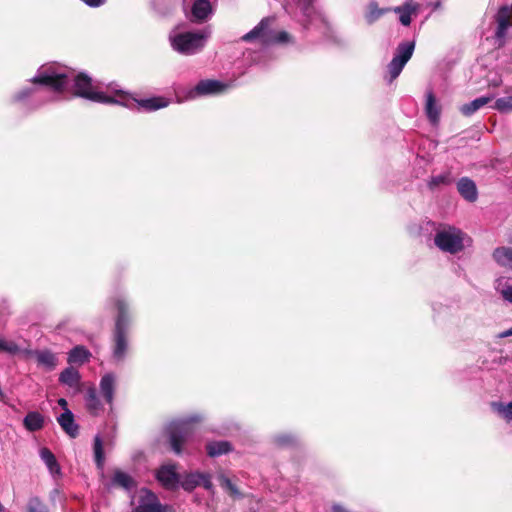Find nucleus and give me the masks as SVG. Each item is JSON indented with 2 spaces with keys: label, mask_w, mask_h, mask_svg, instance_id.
I'll use <instances>...</instances> for the list:
<instances>
[{
  "label": "nucleus",
  "mask_w": 512,
  "mask_h": 512,
  "mask_svg": "<svg viewBox=\"0 0 512 512\" xmlns=\"http://www.w3.org/2000/svg\"><path fill=\"white\" fill-rule=\"evenodd\" d=\"M111 303L117 314L113 329V357L117 361L124 360L128 351V334L130 325V314L128 302L120 297L111 299Z\"/></svg>",
  "instance_id": "f257e3e1"
},
{
  "label": "nucleus",
  "mask_w": 512,
  "mask_h": 512,
  "mask_svg": "<svg viewBox=\"0 0 512 512\" xmlns=\"http://www.w3.org/2000/svg\"><path fill=\"white\" fill-rule=\"evenodd\" d=\"M72 94L93 102L104 104H118L119 102L111 96L94 89L92 79L84 72L78 73L73 80Z\"/></svg>",
  "instance_id": "f03ea898"
},
{
  "label": "nucleus",
  "mask_w": 512,
  "mask_h": 512,
  "mask_svg": "<svg viewBox=\"0 0 512 512\" xmlns=\"http://www.w3.org/2000/svg\"><path fill=\"white\" fill-rule=\"evenodd\" d=\"M273 19L263 18L251 31L241 37L244 42L260 39L264 44L286 43L290 35L286 31L272 32L269 27Z\"/></svg>",
  "instance_id": "7ed1b4c3"
},
{
  "label": "nucleus",
  "mask_w": 512,
  "mask_h": 512,
  "mask_svg": "<svg viewBox=\"0 0 512 512\" xmlns=\"http://www.w3.org/2000/svg\"><path fill=\"white\" fill-rule=\"evenodd\" d=\"M206 35L203 32H184L171 39L174 50L181 54L191 55L204 47Z\"/></svg>",
  "instance_id": "20e7f679"
},
{
  "label": "nucleus",
  "mask_w": 512,
  "mask_h": 512,
  "mask_svg": "<svg viewBox=\"0 0 512 512\" xmlns=\"http://www.w3.org/2000/svg\"><path fill=\"white\" fill-rule=\"evenodd\" d=\"M414 48V41L402 42L397 46L394 57L387 66L389 83H392L400 75L406 63L411 59Z\"/></svg>",
  "instance_id": "39448f33"
},
{
  "label": "nucleus",
  "mask_w": 512,
  "mask_h": 512,
  "mask_svg": "<svg viewBox=\"0 0 512 512\" xmlns=\"http://www.w3.org/2000/svg\"><path fill=\"white\" fill-rule=\"evenodd\" d=\"M434 242L440 250L451 254H456L464 248L462 232L455 228L437 232Z\"/></svg>",
  "instance_id": "423d86ee"
},
{
  "label": "nucleus",
  "mask_w": 512,
  "mask_h": 512,
  "mask_svg": "<svg viewBox=\"0 0 512 512\" xmlns=\"http://www.w3.org/2000/svg\"><path fill=\"white\" fill-rule=\"evenodd\" d=\"M29 81L33 85L49 87L57 93H63L68 86V76L65 73L40 72Z\"/></svg>",
  "instance_id": "0eeeda50"
},
{
  "label": "nucleus",
  "mask_w": 512,
  "mask_h": 512,
  "mask_svg": "<svg viewBox=\"0 0 512 512\" xmlns=\"http://www.w3.org/2000/svg\"><path fill=\"white\" fill-rule=\"evenodd\" d=\"M192 433V425L187 421L171 424L168 430L171 449L176 453L182 452V447Z\"/></svg>",
  "instance_id": "6e6552de"
},
{
  "label": "nucleus",
  "mask_w": 512,
  "mask_h": 512,
  "mask_svg": "<svg viewBox=\"0 0 512 512\" xmlns=\"http://www.w3.org/2000/svg\"><path fill=\"white\" fill-rule=\"evenodd\" d=\"M494 18L497 23L495 38L500 40L499 47H502L505 43L507 30L512 27V4L499 7Z\"/></svg>",
  "instance_id": "1a4fd4ad"
},
{
  "label": "nucleus",
  "mask_w": 512,
  "mask_h": 512,
  "mask_svg": "<svg viewBox=\"0 0 512 512\" xmlns=\"http://www.w3.org/2000/svg\"><path fill=\"white\" fill-rule=\"evenodd\" d=\"M156 479L167 490H177L180 483V475L176 471L175 465H163L156 473Z\"/></svg>",
  "instance_id": "9d476101"
},
{
  "label": "nucleus",
  "mask_w": 512,
  "mask_h": 512,
  "mask_svg": "<svg viewBox=\"0 0 512 512\" xmlns=\"http://www.w3.org/2000/svg\"><path fill=\"white\" fill-rule=\"evenodd\" d=\"M228 85L218 80H201L198 84L189 91L188 98L193 99L199 95L216 94L223 92L227 89Z\"/></svg>",
  "instance_id": "9b49d317"
},
{
  "label": "nucleus",
  "mask_w": 512,
  "mask_h": 512,
  "mask_svg": "<svg viewBox=\"0 0 512 512\" xmlns=\"http://www.w3.org/2000/svg\"><path fill=\"white\" fill-rule=\"evenodd\" d=\"M168 506L162 505L158 497L150 491L141 497L139 505L131 512H167Z\"/></svg>",
  "instance_id": "f8f14e48"
},
{
  "label": "nucleus",
  "mask_w": 512,
  "mask_h": 512,
  "mask_svg": "<svg viewBox=\"0 0 512 512\" xmlns=\"http://www.w3.org/2000/svg\"><path fill=\"white\" fill-rule=\"evenodd\" d=\"M457 190L459 194L468 202H475L478 198V191L475 182L468 178L462 177L457 182Z\"/></svg>",
  "instance_id": "ddd939ff"
},
{
  "label": "nucleus",
  "mask_w": 512,
  "mask_h": 512,
  "mask_svg": "<svg viewBox=\"0 0 512 512\" xmlns=\"http://www.w3.org/2000/svg\"><path fill=\"white\" fill-rule=\"evenodd\" d=\"M57 422L63 429V431L71 438H76L79 435V426L75 423L74 415L69 409L60 414L57 418Z\"/></svg>",
  "instance_id": "4468645a"
},
{
  "label": "nucleus",
  "mask_w": 512,
  "mask_h": 512,
  "mask_svg": "<svg viewBox=\"0 0 512 512\" xmlns=\"http://www.w3.org/2000/svg\"><path fill=\"white\" fill-rule=\"evenodd\" d=\"M425 112L431 124L437 125L440 121L441 107L436 102V97L432 90L426 94Z\"/></svg>",
  "instance_id": "2eb2a0df"
},
{
  "label": "nucleus",
  "mask_w": 512,
  "mask_h": 512,
  "mask_svg": "<svg viewBox=\"0 0 512 512\" xmlns=\"http://www.w3.org/2000/svg\"><path fill=\"white\" fill-rule=\"evenodd\" d=\"M116 378L112 373L105 374L100 380V391L108 404L113 403Z\"/></svg>",
  "instance_id": "dca6fc26"
},
{
  "label": "nucleus",
  "mask_w": 512,
  "mask_h": 512,
  "mask_svg": "<svg viewBox=\"0 0 512 512\" xmlns=\"http://www.w3.org/2000/svg\"><path fill=\"white\" fill-rule=\"evenodd\" d=\"M191 12L197 22H203L212 13V5L209 0H195Z\"/></svg>",
  "instance_id": "f3484780"
},
{
  "label": "nucleus",
  "mask_w": 512,
  "mask_h": 512,
  "mask_svg": "<svg viewBox=\"0 0 512 512\" xmlns=\"http://www.w3.org/2000/svg\"><path fill=\"white\" fill-rule=\"evenodd\" d=\"M133 102L137 103L139 108H142L146 111H155L161 108H165L169 105L168 99L162 96L151 97L148 99H132Z\"/></svg>",
  "instance_id": "a211bd4d"
},
{
  "label": "nucleus",
  "mask_w": 512,
  "mask_h": 512,
  "mask_svg": "<svg viewBox=\"0 0 512 512\" xmlns=\"http://www.w3.org/2000/svg\"><path fill=\"white\" fill-rule=\"evenodd\" d=\"M233 450L229 441H212L206 444V452L209 457H218L227 454Z\"/></svg>",
  "instance_id": "6ab92c4d"
},
{
  "label": "nucleus",
  "mask_w": 512,
  "mask_h": 512,
  "mask_svg": "<svg viewBox=\"0 0 512 512\" xmlns=\"http://www.w3.org/2000/svg\"><path fill=\"white\" fill-rule=\"evenodd\" d=\"M80 379L79 371L72 366L65 368L59 375V382L71 388L78 387Z\"/></svg>",
  "instance_id": "aec40b11"
},
{
  "label": "nucleus",
  "mask_w": 512,
  "mask_h": 512,
  "mask_svg": "<svg viewBox=\"0 0 512 512\" xmlns=\"http://www.w3.org/2000/svg\"><path fill=\"white\" fill-rule=\"evenodd\" d=\"M44 417L37 411L28 412L23 420L24 427L30 432H36L44 427Z\"/></svg>",
  "instance_id": "412c9836"
},
{
  "label": "nucleus",
  "mask_w": 512,
  "mask_h": 512,
  "mask_svg": "<svg viewBox=\"0 0 512 512\" xmlns=\"http://www.w3.org/2000/svg\"><path fill=\"white\" fill-rule=\"evenodd\" d=\"M90 357V351L86 347L78 345L70 350L67 361L69 364L82 365L87 362Z\"/></svg>",
  "instance_id": "4be33fe9"
},
{
  "label": "nucleus",
  "mask_w": 512,
  "mask_h": 512,
  "mask_svg": "<svg viewBox=\"0 0 512 512\" xmlns=\"http://www.w3.org/2000/svg\"><path fill=\"white\" fill-rule=\"evenodd\" d=\"M112 484L127 491H130L137 486L136 481L129 474L121 470H115L112 478Z\"/></svg>",
  "instance_id": "5701e85b"
},
{
  "label": "nucleus",
  "mask_w": 512,
  "mask_h": 512,
  "mask_svg": "<svg viewBox=\"0 0 512 512\" xmlns=\"http://www.w3.org/2000/svg\"><path fill=\"white\" fill-rule=\"evenodd\" d=\"M492 257L500 266L512 269V247H498Z\"/></svg>",
  "instance_id": "b1692460"
},
{
  "label": "nucleus",
  "mask_w": 512,
  "mask_h": 512,
  "mask_svg": "<svg viewBox=\"0 0 512 512\" xmlns=\"http://www.w3.org/2000/svg\"><path fill=\"white\" fill-rule=\"evenodd\" d=\"M85 402L87 411L93 416H97L102 410V404L94 388H89L87 390Z\"/></svg>",
  "instance_id": "393cba45"
},
{
  "label": "nucleus",
  "mask_w": 512,
  "mask_h": 512,
  "mask_svg": "<svg viewBox=\"0 0 512 512\" xmlns=\"http://www.w3.org/2000/svg\"><path fill=\"white\" fill-rule=\"evenodd\" d=\"M492 100L491 96H482L474 99L473 101L466 103L461 106L460 111L464 116H471L477 110L490 103Z\"/></svg>",
  "instance_id": "a878e982"
},
{
  "label": "nucleus",
  "mask_w": 512,
  "mask_h": 512,
  "mask_svg": "<svg viewBox=\"0 0 512 512\" xmlns=\"http://www.w3.org/2000/svg\"><path fill=\"white\" fill-rule=\"evenodd\" d=\"M418 5L412 2H406L404 5L396 7L394 11L400 14L399 20L402 25L409 26L411 24V15L416 13Z\"/></svg>",
  "instance_id": "bb28decb"
},
{
  "label": "nucleus",
  "mask_w": 512,
  "mask_h": 512,
  "mask_svg": "<svg viewBox=\"0 0 512 512\" xmlns=\"http://www.w3.org/2000/svg\"><path fill=\"white\" fill-rule=\"evenodd\" d=\"M490 407L506 422H512V402L504 404L503 402L493 401L490 403Z\"/></svg>",
  "instance_id": "cd10ccee"
},
{
  "label": "nucleus",
  "mask_w": 512,
  "mask_h": 512,
  "mask_svg": "<svg viewBox=\"0 0 512 512\" xmlns=\"http://www.w3.org/2000/svg\"><path fill=\"white\" fill-rule=\"evenodd\" d=\"M199 480H201L200 472L187 473L183 477L180 476L179 486L185 491L191 492L199 486Z\"/></svg>",
  "instance_id": "c85d7f7f"
},
{
  "label": "nucleus",
  "mask_w": 512,
  "mask_h": 512,
  "mask_svg": "<svg viewBox=\"0 0 512 512\" xmlns=\"http://www.w3.org/2000/svg\"><path fill=\"white\" fill-rule=\"evenodd\" d=\"M36 91L37 89L33 86L23 87L11 96L10 102L12 104H24L36 93Z\"/></svg>",
  "instance_id": "c756f323"
},
{
  "label": "nucleus",
  "mask_w": 512,
  "mask_h": 512,
  "mask_svg": "<svg viewBox=\"0 0 512 512\" xmlns=\"http://www.w3.org/2000/svg\"><path fill=\"white\" fill-rule=\"evenodd\" d=\"M41 459L44 461L51 473H59L60 466L57 462L55 455L48 449L42 448L40 451Z\"/></svg>",
  "instance_id": "7c9ffc66"
},
{
  "label": "nucleus",
  "mask_w": 512,
  "mask_h": 512,
  "mask_svg": "<svg viewBox=\"0 0 512 512\" xmlns=\"http://www.w3.org/2000/svg\"><path fill=\"white\" fill-rule=\"evenodd\" d=\"M37 362L47 367L49 370H53L57 365V358L55 354L50 351H41L37 353Z\"/></svg>",
  "instance_id": "2f4dec72"
},
{
  "label": "nucleus",
  "mask_w": 512,
  "mask_h": 512,
  "mask_svg": "<svg viewBox=\"0 0 512 512\" xmlns=\"http://www.w3.org/2000/svg\"><path fill=\"white\" fill-rule=\"evenodd\" d=\"M218 480L221 487L224 488L231 497L239 498L242 496L236 485L233 484L232 481L227 476H225L224 474H220L218 476Z\"/></svg>",
  "instance_id": "473e14b6"
},
{
  "label": "nucleus",
  "mask_w": 512,
  "mask_h": 512,
  "mask_svg": "<svg viewBox=\"0 0 512 512\" xmlns=\"http://www.w3.org/2000/svg\"><path fill=\"white\" fill-rule=\"evenodd\" d=\"M93 451H94V458H95V463H96L97 467L102 468L104 465L105 457H104L103 443H102L101 438L98 435L94 438Z\"/></svg>",
  "instance_id": "72a5a7b5"
},
{
  "label": "nucleus",
  "mask_w": 512,
  "mask_h": 512,
  "mask_svg": "<svg viewBox=\"0 0 512 512\" xmlns=\"http://www.w3.org/2000/svg\"><path fill=\"white\" fill-rule=\"evenodd\" d=\"M385 12H386L385 9H381L378 7L377 2H375V1L370 2L368 5V12L365 16L366 21L369 24H372L376 20H378L381 16H383Z\"/></svg>",
  "instance_id": "f704fd0d"
},
{
  "label": "nucleus",
  "mask_w": 512,
  "mask_h": 512,
  "mask_svg": "<svg viewBox=\"0 0 512 512\" xmlns=\"http://www.w3.org/2000/svg\"><path fill=\"white\" fill-rule=\"evenodd\" d=\"M274 443L280 447H294L297 445V439L293 434L283 433L275 436Z\"/></svg>",
  "instance_id": "c9c22d12"
},
{
  "label": "nucleus",
  "mask_w": 512,
  "mask_h": 512,
  "mask_svg": "<svg viewBox=\"0 0 512 512\" xmlns=\"http://www.w3.org/2000/svg\"><path fill=\"white\" fill-rule=\"evenodd\" d=\"M28 512H49L47 506L38 498H30L27 505Z\"/></svg>",
  "instance_id": "e433bc0d"
},
{
  "label": "nucleus",
  "mask_w": 512,
  "mask_h": 512,
  "mask_svg": "<svg viewBox=\"0 0 512 512\" xmlns=\"http://www.w3.org/2000/svg\"><path fill=\"white\" fill-rule=\"evenodd\" d=\"M493 107L502 113L512 111V97H503L497 99Z\"/></svg>",
  "instance_id": "4c0bfd02"
},
{
  "label": "nucleus",
  "mask_w": 512,
  "mask_h": 512,
  "mask_svg": "<svg viewBox=\"0 0 512 512\" xmlns=\"http://www.w3.org/2000/svg\"><path fill=\"white\" fill-rule=\"evenodd\" d=\"M451 182V179H450V176L449 174L447 175H438V176H433L429 183H428V186L430 189H434L440 185H447V184H450Z\"/></svg>",
  "instance_id": "58836bf2"
},
{
  "label": "nucleus",
  "mask_w": 512,
  "mask_h": 512,
  "mask_svg": "<svg viewBox=\"0 0 512 512\" xmlns=\"http://www.w3.org/2000/svg\"><path fill=\"white\" fill-rule=\"evenodd\" d=\"M19 346L14 342H6L0 338V351L16 354L19 352Z\"/></svg>",
  "instance_id": "ea45409f"
},
{
  "label": "nucleus",
  "mask_w": 512,
  "mask_h": 512,
  "mask_svg": "<svg viewBox=\"0 0 512 512\" xmlns=\"http://www.w3.org/2000/svg\"><path fill=\"white\" fill-rule=\"evenodd\" d=\"M201 480H199V486H202L208 491H213V483L211 481V475L209 473L200 472Z\"/></svg>",
  "instance_id": "a19ab883"
},
{
  "label": "nucleus",
  "mask_w": 512,
  "mask_h": 512,
  "mask_svg": "<svg viewBox=\"0 0 512 512\" xmlns=\"http://www.w3.org/2000/svg\"><path fill=\"white\" fill-rule=\"evenodd\" d=\"M201 480H199V486H202L208 491H213V483L211 481V475L209 473L200 472Z\"/></svg>",
  "instance_id": "79ce46f5"
},
{
  "label": "nucleus",
  "mask_w": 512,
  "mask_h": 512,
  "mask_svg": "<svg viewBox=\"0 0 512 512\" xmlns=\"http://www.w3.org/2000/svg\"><path fill=\"white\" fill-rule=\"evenodd\" d=\"M86 5L90 7H99L104 4L105 0H82Z\"/></svg>",
  "instance_id": "37998d69"
},
{
  "label": "nucleus",
  "mask_w": 512,
  "mask_h": 512,
  "mask_svg": "<svg viewBox=\"0 0 512 512\" xmlns=\"http://www.w3.org/2000/svg\"><path fill=\"white\" fill-rule=\"evenodd\" d=\"M331 512H352L341 504L335 503L331 507Z\"/></svg>",
  "instance_id": "c03bdc74"
},
{
  "label": "nucleus",
  "mask_w": 512,
  "mask_h": 512,
  "mask_svg": "<svg viewBox=\"0 0 512 512\" xmlns=\"http://www.w3.org/2000/svg\"><path fill=\"white\" fill-rule=\"evenodd\" d=\"M503 297L512 303V287H508L506 290L503 291Z\"/></svg>",
  "instance_id": "a18cd8bd"
},
{
  "label": "nucleus",
  "mask_w": 512,
  "mask_h": 512,
  "mask_svg": "<svg viewBox=\"0 0 512 512\" xmlns=\"http://www.w3.org/2000/svg\"><path fill=\"white\" fill-rule=\"evenodd\" d=\"M508 336H512V327L504 332H502L499 337L500 338H504V337H508Z\"/></svg>",
  "instance_id": "49530a36"
},
{
  "label": "nucleus",
  "mask_w": 512,
  "mask_h": 512,
  "mask_svg": "<svg viewBox=\"0 0 512 512\" xmlns=\"http://www.w3.org/2000/svg\"><path fill=\"white\" fill-rule=\"evenodd\" d=\"M58 404H59L61 407H63V408H64V410H65V409H68V408H67L68 403H67V401H66L64 398H60V399L58 400Z\"/></svg>",
  "instance_id": "de8ad7c7"
}]
</instances>
